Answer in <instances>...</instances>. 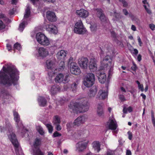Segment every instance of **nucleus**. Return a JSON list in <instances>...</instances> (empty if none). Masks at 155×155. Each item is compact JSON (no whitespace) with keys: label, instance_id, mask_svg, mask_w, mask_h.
I'll return each mask as SVG.
<instances>
[{"label":"nucleus","instance_id":"37998d69","mask_svg":"<svg viewBox=\"0 0 155 155\" xmlns=\"http://www.w3.org/2000/svg\"><path fill=\"white\" fill-rule=\"evenodd\" d=\"M45 125L48 128L49 132L51 133L53 130V127L51 125V124H46Z\"/></svg>","mask_w":155,"mask_h":155},{"label":"nucleus","instance_id":"7c9ffc66","mask_svg":"<svg viewBox=\"0 0 155 155\" xmlns=\"http://www.w3.org/2000/svg\"><path fill=\"white\" fill-rule=\"evenodd\" d=\"M38 101L39 104L40 106L44 107L46 105V100L42 97H39L38 99Z\"/></svg>","mask_w":155,"mask_h":155},{"label":"nucleus","instance_id":"0eeeda50","mask_svg":"<svg viewBox=\"0 0 155 155\" xmlns=\"http://www.w3.org/2000/svg\"><path fill=\"white\" fill-rule=\"evenodd\" d=\"M74 27V32L77 34H83L87 31L86 28L84 27L82 22L81 20H78L76 23Z\"/></svg>","mask_w":155,"mask_h":155},{"label":"nucleus","instance_id":"69168bd1","mask_svg":"<svg viewBox=\"0 0 155 155\" xmlns=\"http://www.w3.org/2000/svg\"><path fill=\"white\" fill-rule=\"evenodd\" d=\"M6 47L7 48V49L8 50V51H10L12 50V47L11 45L9 44H7L6 45Z\"/></svg>","mask_w":155,"mask_h":155},{"label":"nucleus","instance_id":"bb28decb","mask_svg":"<svg viewBox=\"0 0 155 155\" xmlns=\"http://www.w3.org/2000/svg\"><path fill=\"white\" fill-rule=\"evenodd\" d=\"M97 91V88L96 86H94L89 90L88 95L90 97H94Z\"/></svg>","mask_w":155,"mask_h":155},{"label":"nucleus","instance_id":"3c124183","mask_svg":"<svg viewBox=\"0 0 155 155\" xmlns=\"http://www.w3.org/2000/svg\"><path fill=\"white\" fill-rule=\"evenodd\" d=\"M138 50L135 48H133V50L131 51V53L132 54H134L136 55H137L138 53Z\"/></svg>","mask_w":155,"mask_h":155},{"label":"nucleus","instance_id":"f03ea898","mask_svg":"<svg viewBox=\"0 0 155 155\" xmlns=\"http://www.w3.org/2000/svg\"><path fill=\"white\" fill-rule=\"evenodd\" d=\"M69 107L70 109L73 111L81 110L82 111L85 112L87 111L89 108V103L87 101L82 99L80 103H70Z\"/></svg>","mask_w":155,"mask_h":155},{"label":"nucleus","instance_id":"a19ab883","mask_svg":"<svg viewBox=\"0 0 155 155\" xmlns=\"http://www.w3.org/2000/svg\"><path fill=\"white\" fill-rule=\"evenodd\" d=\"M78 83H77L74 82L71 84V88L72 91H76L77 88Z\"/></svg>","mask_w":155,"mask_h":155},{"label":"nucleus","instance_id":"58836bf2","mask_svg":"<svg viewBox=\"0 0 155 155\" xmlns=\"http://www.w3.org/2000/svg\"><path fill=\"white\" fill-rule=\"evenodd\" d=\"M84 78H88V80H92L93 79V81H95V77L94 75L92 73H88Z\"/></svg>","mask_w":155,"mask_h":155},{"label":"nucleus","instance_id":"6ab92c4d","mask_svg":"<svg viewBox=\"0 0 155 155\" xmlns=\"http://www.w3.org/2000/svg\"><path fill=\"white\" fill-rule=\"evenodd\" d=\"M108 95L107 91H105L103 89L100 90L97 95V98L99 99H104L107 97Z\"/></svg>","mask_w":155,"mask_h":155},{"label":"nucleus","instance_id":"c03bdc74","mask_svg":"<svg viewBox=\"0 0 155 155\" xmlns=\"http://www.w3.org/2000/svg\"><path fill=\"white\" fill-rule=\"evenodd\" d=\"M37 129L41 135H43L44 133L42 128L40 126H38L36 127Z\"/></svg>","mask_w":155,"mask_h":155},{"label":"nucleus","instance_id":"ddd939ff","mask_svg":"<svg viewBox=\"0 0 155 155\" xmlns=\"http://www.w3.org/2000/svg\"><path fill=\"white\" fill-rule=\"evenodd\" d=\"M86 116L83 115L78 117L74 121L73 124L74 126H79L83 124L87 119Z\"/></svg>","mask_w":155,"mask_h":155},{"label":"nucleus","instance_id":"bf43d9fd","mask_svg":"<svg viewBox=\"0 0 155 155\" xmlns=\"http://www.w3.org/2000/svg\"><path fill=\"white\" fill-rule=\"evenodd\" d=\"M72 123L71 122H69L68 123L66 124V126L68 129H70L72 127Z\"/></svg>","mask_w":155,"mask_h":155},{"label":"nucleus","instance_id":"49530a36","mask_svg":"<svg viewBox=\"0 0 155 155\" xmlns=\"http://www.w3.org/2000/svg\"><path fill=\"white\" fill-rule=\"evenodd\" d=\"M128 91L130 92L131 94H133L136 92V90L133 87L130 86V87Z\"/></svg>","mask_w":155,"mask_h":155},{"label":"nucleus","instance_id":"8fccbe9b","mask_svg":"<svg viewBox=\"0 0 155 155\" xmlns=\"http://www.w3.org/2000/svg\"><path fill=\"white\" fill-rule=\"evenodd\" d=\"M5 25L2 21L0 20V30H2L5 28Z\"/></svg>","mask_w":155,"mask_h":155},{"label":"nucleus","instance_id":"338daca9","mask_svg":"<svg viewBox=\"0 0 155 155\" xmlns=\"http://www.w3.org/2000/svg\"><path fill=\"white\" fill-rule=\"evenodd\" d=\"M123 12L125 15H127L128 14V11L126 9H123Z\"/></svg>","mask_w":155,"mask_h":155},{"label":"nucleus","instance_id":"7ed1b4c3","mask_svg":"<svg viewBox=\"0 0 155 155\" xmlns=\"http://www.w3.org/2000/svg\"><path fill=\"white\" fill-rule=\"evenodd\" d=\"M56 62V61L54 59L48 60L46 62L47 68L48 69L51 71H49L48 72V75L50 78H52L54 74V71L55 70Z\"/></svg>","mask_w":155,"mask_h":155},{"label":"nucleus","instance_id":"c9c22d12","mask_svg":"<svg viewBox=\"0 0 155 155\" xmlns=\"http://www.w3.org/2000/svg\"><path fill=\"white\" fill-rule=\"evenodd\" d=\"M30 14V8L29 6H28L25 10V14L24 15V18H28Z\"/></svg>","mask_w":155,"mask_h":155},{"label":"nucleus","instance_id":"e433bc0d","mask_svg":"<svg viewBox=\"0 0 155 155\" xmlns=\"http://www.w3.org/2000/svg\"><path fill=\"white\" fill-rule=\"evenodd\" d=\"M114 20L116 21H119L122 18V16L120 13H116L115 12H114Z\"/></svg>","mask_w":155,"mask_h":155},{"label":"nucleus","instance_id":"e2e57ef3","mask_svg":"<svg viewBox=\"0 0 155 155\" xmlns=\"http://www.w3.org/2000/svg\"><path fill=\"white\" fill-rule=\"evenodd\" d=\"M138 87L139 89H140L142 91H143L144 90L143 87V84H140L138 86Z\"/></svg>","mask_w":155,"mask_h":155},{"label":"nucleus","instance_id":"4d7b16f0","mask_svg":"<svg viewBox=\"0 0 155 155\" xmlns=\"http://www.w3.org/2000/svg\"><path fill=\"white\" fill-rule=\"evenodd\" d=\"M143 6L144 7V8L147 12V13L149 14H150L151 13V11L149 9L147 8V6L145 5H144Z\"/></svg>","mask_w":155,"mask_h":155},{"label":"nucleus","instance_id":"052dcab7","mask_svg":"<svg viewBox=\"0 0 155 155\" xmlns=\"http://www.w3.org/2000/svg\"><path fill=\"white\" fill-rule=\"evenodd\" d=\"M110 33L112 37L114 38H115L116 37V33L113 31H110Z\"/></svg>","mask_w":155,"mask_h":155},{"label":"nucleus","instance_id":"6e6552de","mask_svg":"<svg viewBox=\"0 0 155 155\" xmlns=\"http://www.w3.org/2000/svg\"><path fill=\"white\" fill-rule=\"evenodd\" d=\"M13 115L14 116V120L16 122L17 127L19 129L21 133L23 132H25L27 131V130L25 128L22 124V122L20 120V117L19 115L18 112L15 111H13Z\"/></svg>","mask_w":155,"mask_h":155},{"label":"nucleus","instance_id":"9b49d317","mask_svg":"<svg viewBox=\"0 0 155 155\" xmlns=\"http://www.w3.org/2000/svg\"><path fill=\"white\" fill-rule=\"evenodd\" d=\"M78 63L80 67L83 69L87 68L88 65V59L86 57H81L78 59Z\"/></svg>","mask_w":155,"mask_h":155},{"label":"nucleus","instance_id":"a878e982","mask_svg":"<svg viewBox=\"0 0 155 155\" xmlns=\"http://www.w3.org/2000/svg\"><path fill=\"white\" fill-rule=\"evenodd\" d=\"M66 52L65 51L61 50L58 52L56 56L59 60H64L66 56Z\"/></svg>","mask_w":155,"mask_h":155},{"label":"nucleus","instance_id":"cd10ccee","mask_svg":"<svg viewBox=\"0 0 155 155\" xmlns=\"http://www.w3.org/2000/svg\"><path fill=\"white\" fill-rule=\"evenodd\" d=\"M41 139L40 138L37 137L35 139L33 143L34 148L33 149H36L39 148V147L41 144Z\"/></svg>","mask_w":155,"mask_h":155},{"label":"nucleus","instance_id":"4468645a","mask_svg":"<svg viewBox=\"0 0 155 155\" xmlns=\"http://www.w3.org/2000/svg\"><path fill=\"white\" fill-rule=\"evenodd\" d=\"M76 12L78 16L84 18L87 17L89 14L87 11L82 8L81 9L79 10H76Z\"/></svg>","mask_w":155,"mask_h":155},{"label":"nucleus","instance_id":"09e8293b","mask_svg":"<svg viewBox=\"0 0 155 155\" xmlns=\"http://www.w3.org/2000/svg\"><path fill=\"white\" fill-rule=\"evenodd\" d=\"M67 100L64 97H63L61 98V99L59 100V102L61 104H62L64 103L65 102L67 101Z\"/></svg>","mask_w":155,"mask_h":155},{"label":"nucleus","instance_id":"423d86ee","mask_svg":"<svg viewBox=\"0 0 155 155\" xmlns=\"http://www.w3.org/2000/svg\"><path fill=\"white\" fill-rule=\"evenodd\" d=\"M70 74H66L64 75L62 73H60L57 74L55 77V81L57 83H68L70 81Z\"/></svg>","mask_w":155,"mask_h":155},{"label":"nucleus","instance_id":"39448f33","mask_svg":"<svg viewBox=\"0 0 155 155\" xmlns=\"http://www.w3.org/2000/svg\"><path fill=\"white\" fill-rule=\"evenodd\" d=\"M36 38L38 42L42 45L47 46L50 44L48 39L44 35L41 33H38L36 34Z\"/></svg>","mask_w":155,"mask_h":155},{"label":"nucleus","instance_id":"a18cd8bd","mask_svg":"<svg viewBox=\"0 0 155 155\" xmlns=\"http://www.w3.org/2000/svg\"><path fill=\"white\" fill-rule=\"evenodd\" d=\"M105 155H115V154L114 151L108 149Z\"/></svg>","mask_w":155,"mask_h":155},{"label":"nucleus","instance_id":"9d476101","mask_svg":"<svg viewBox=\"0 0 155 155\" xmlns=\"http://www.w3.org/2000/svg\"><path fill=\"white\" fill-rule=\"evenodd\" d=\"M70 70L71 73L74 74L78 75L81 73L80 68L77 64L74 62L71 63Z\"/></svg>","mask_w":155,"mask_h":155},{"label":"nucleus","instance_id":"4c0bfd02","mask_svg":"<svg viewBox=\"0 0 155 155\" xmlns=\"http://www.w3.org/2000/svg\"><path fill=\"white\" fill-rule=\"evenodd\" d=\"M84 78H88V80H92L93 79V81H95V77L94 75L92 73H88Z\"/></svg>","mask_w":155,"mask_h":155},{"label":"nucleus","instance_id":"dca6fc26","mask_svg":"<svg viewBox=\"0 0 155 155\" xmlns=\"http://www.w3.org/2000/svg\"><path fill=\"white\" fill-rule=\"evenodd\" d=\"M78 135H83L84 137H87L89 135V130L85 129H84L78 131L75 133L74 136L75 137L77 138Z\"/></svg>","mask_w":155,"mask_h":155},{"label":"nucleus","instance_id":"c756f323","mask_svg":"<svg viewBox=\"0 0 155 155\" xmlns=\"http://www.w3.org/2000/svg\"><path fill=\"white\" fill-rule=\"evenodd\" d=\"M93 148L94 150L98 152L100 150V145L98 141H94L92 143Z\"/></svg>","mask_w":155,"mask_h":155},{"label":"nucleus","instance_id":"79ce46f5","mask_svg":"<svg viewBox=\"0 0 155 155\" xmlns=\"http://www.w3.org/2000/svg\"><path fill=\"white\" fill-rule=\"evenodd\" d=\"M90 28L91 31L95 32L97 29V25L96 24L91 25Z\"/></svg>","mask_w":155,"mask_h":155},{"label":"nucleus","instance_id":"c85d7f7f","mask_svg":"<svg viewBox=\"0 0 155 155\" xmlns=\"http://www.w3.org/2000/svg\"><path fill=\"white\" fill-rule=\"evenodd\" d=\"M60 90V87L57 85H53L50 90V92L51 94H54L59 92Z\"/></svg>","mask_w":155,"mask_h":155},{"label":"nucleus","instance_id":"6e6d98bb","mask_svg":"<svg viewBox=\"0 0 155 155\" xmlns=\"http://www.w3.org/2000/svg\"><path fill=\"white\" fill-rule=\"evenodd\" d=\"M55 126V129L58 131H60L61 129V127L60 124H58L54 125Z\"/></svg>","mask_w":155,"mask_h":155},{"label":"nucleus","instance_id":"20e7f679","mask_svg":"<svg viewBox=\"0 0 155 155\" xmlns=\"http://www.w3.org/2000/svg\"><path fill=\"white\" fill-rule=\"evenodd\" d=\"M110 58V57L109 56H106L101 62V69L105 70L108 68V66H109V68L110 66L111 67L108 71V75H110V72L112 71L111 67L113 65V64H112Z\"/></svg>","mask_w":155,"mask_h":155},{"label":"nucleus","instance_id":"680f3d73","mask_svg":"<svg viewBox=\"0 0 155 155\" xmlns=\"http://www.w3.org/2000/svg\"><path fill=\"white\" fill-rule=\"evenodd\" d=\"M128 138L130 140H131L132 138V134L131 132L129 131L128 132Z\"/></svg>","mask_w":155,"mask_h":155},{"label":"nucleus","instance_id":"2eb2a0df","mask_svg":"<svg viewBox=\"0 0 155 155\" xmlns=\"http://www.w3.org/2000/svg\"><path fill=\"white\" fill-rule=\"evenodd\" d=\"M97 61L94 58H91L90 59L89 64L90 69L91 71H94L97 69Z\"/></svg>","mask_w":155,"mask_h":155},{"label":"nucleus","instance_id":"5fc2aeb1","mask_svg":"<svg viewBox=\"0 0 155 155\" xmlns=\"http://www.w3.org/2000/svg\"><path fill=\"white\" fill-rule=\"evenodd\" d=\"M119 97L121 101H124L126 100L124 96L123 95H120L119 96Z\"/></svg>","mask_w":155,"mask_h":155},{"label":"nucleus","instance_id":"b1692460","mask_svg":"<svg viewBox=\"0 0 155 155\" xmlns=\"http://www.w3.org/2000/svg\"><path fill=\"white\" fill-rule=\"evenodd\" d=\"M96 11L97 12V14L99 15L100 19L102 22H105L107 21V18L104 14L103 13L101 9H96Z\"/></svg>","mask_w":155,"mask_h":155},{"label":"nucleus","instance_id":"2f4dec72","mask_svg":"<svg viewBox=\"0 0 155 155\" xmlns=\"http://www.w3.org/2000/svg\"><path fill=\"white\" fill-rule=\"evenodd\" d=\"M33 155H44V153L40 150V148L33 149Z\"/></svg>","mask_w":155,"mask_h":155},{"label":"nucleus","instance_id":"ea45409f","mask_svg":"<svg viewBox=\"0 0 155 155\" xmlns=\"http://www.w3.org/2000/svg\"><path fill=\"white\" fill-rule=\"evenodd\" d=\"M26 24V22L25 21H23L20 24L18 28V30L20 31H22L25 27V25Z\"/></svg>","mask_w":155,"mask_h":155},{"label":"nucleus","instance_id":"412c9836","mask_svg":"<svg viewBox=\"0 0 155 155\" xmlns=\"http://www.w3.org/2000/svg\"><path fill=\"white\" fill-rule=\"evenodd\" d=\"M47 18L50 21L53 22L56 20V16L54 13L51 11H48L46 13Z\"/></svg>","mask_w":155,"mask_h":155},{"label":"nucleus","instance_id":"603ef678","mask_svg":"<svg viewBox=\"0 0 155 155\" xmlns=\"http://www.w3.org/2000/svg\"><path fill=\"white\" fill-rule=\"evenodd\" d=\"M151 117L152 123L155 126V118L154 117L153 113L152 111L151 112Z\"/></svg>","mask_w":155,"mask_h":155},{"label":"nucleus","instance_id":"774afa93","mask_svg":"<svg viewBox=\"0 0 155 155\" xmlns=\"http://www.w3.org/2000/svg\"><path fill=\"white\" fill-rule=\"evenodd\" d=\"M149 26L150 28L152 30H153L154 29V28H155V25H154L153 24H150L149 25Z\"/></svg>","mask_w":155,"mask_h":155},{"label":"nucleus","instance_id":"de8ad7c7","mask_svg":"<svg viewBox=\"0 0 155 155\" xmlns=\"http://www.w3.org/2000/svg\"><path fill=\"white\" fill-rule=\"evenodd\" d=\"M14 49H16L20 50L21 49V46L18 43H16L14 45Z\"/></svg>","mask_w":155,"mask_h":155},{"label":"nucleus","instance_id":"f3484780","mask_svg":"<svg viewBox=\"0 0 155 155\" xmlns=\"http://www.w3.org/2000/svg\"><path fill=\"white\" fill-rule=\"evenodd\" d=\"M46 29L51 33L56 34L58 32L57 28L52 24H50L46 25Z\"/></svg>","mask_w":155,"mask_h":155},{"label":"nucleus","instance_id":"864d4df0","mask_svg":"<svg viewBox=\"0 0 155 155\" xmlns=\"http://www.w3.org/2000/svg\"><path fill=\"white\" fill-rule=\"evenodd\" d=\"M61 134L59 133L57 131H55L53 134V136L54 137L61 136Z\"/></svg>","mask_w":155,"mask_h":155},{"label":"nucleus","instance_id":"473e14b6","mask_svg":"<svg viewBox=\"0 0 155 155\" xmlns=\"http://www.w3.org/2000/svg\"><path fill=\"white\" fill-rule=\"evenodd\" d=\"M17 155H24L21 148L20 147L19 144L17 147H14Z\"/></svg>","mask_w":155,"mask_h":155},{"label":"nucleus","instance_id":"13d9d810","mask_svg":"<svg viewBox=\"0 0 155 155\" xmlns=\"http://www.w3.org/2000/svg\"><path fill=\"white\" fill-rule=\"evenodd\" d=\"M137 68L136 65L133 62V65L131 67V69L133 71H135Z\"/></svg>","mask_w":155,"mask_h":155},{"label":"nucleus","instance_id":"4be33fe9","mask_svg":"<svg viewBox=\"0 0 155 155\" xmlns=\"http://www.w3.org/2000/svg\"><path fill=\"white\" fill-rule=\"evenodd\" d=\"M97 77L99 82L101 83H104L106 80V75L103 72L99 71L97 74Z\"/></svg>","mask_w":155,"mask_h":155},{"label":"nucleus","instance_id":"5701e85b","mask_svg":"<svg viewBox=\"0 0 155 155\" xmlns=\"http://www.w3.org/2000/svg\"><path fill=\"white\" fill-rule=\"evenodd\" d=\"M103 104L101 103L98 104L97 105V115L100 117H103L104 116V111L103 109L102 106Z\"/></svg>","mask_w":155,"mask_h":155},{"label":"nucleus","instance_id":"f257e3e1","mask_svg":"<svg viewBox=\"0 0 155 155\" xmlns=\"http://www.w3.org/2000/svg\"><path fill=\"white\" fill-rule=\"evenodd\" d=\"M6 66V67L3 66V71H0V83L7 86L12 84L15 85L19 78L18 71L13 66Z\"/></svg>","mask_w":155,"mask_h":155},{"label":"nucleus","instance_id":"a211bd4d","mask_svg":"<svg viewBox=\"0 0 155 155\" xmlns=\"http://www.w3.org/2000/svg\"><path fill=\"white\" fill-rule=\"evenodd\" d=\"M38 51L39 56L43 58L46 57L49 54V52L47 49L43 47L39 48Z\"/></svg>","mask_w":155,"mask_h":155},{"label":"nucleus","instance_id":"f704fd0d","mask_svg":"<svg viewBox=\"0 0 155 155\" xmlns=\"http://www.w3.org/2000/svg\"><path fill=\"white\" fill-rule=\"evenodd\" d=\"M65 67L64 63V61H61L58 67L57 68H56L55 70H58L59 71H63Z\"/></svg>","mask_w":155,"mask_h":155},{"label":"nucleus","instance_id":"72a5a7b5","mask_svg":"<svg viewBox=\"0 0 155 155\" xmlns=\"http://www.w3.org/2000/svg\"><path fill=\"white\" fill-rule=\"evenodd\" d=\"M60 119L59 117L57 115L54 116L53 120V124L55 125L58 124H60Z\"/></svg>","mask_w":155,"mask_h":155},{"label":"nucleus","instance_id":"1a4fd4ad","mask_svg":"<svg viewBox=\"0 0 155 155\" xmlns=\"http://www.w3.org/2000/svg\"><path fill=\"white\" fill-rule=\"evenodd\" d=\"M88 142V140H86L78 142L76 145V151L79 152L84 151L86 148Z\"/></svg>","mask_w":155,"mask_h":155},{"label":"nucleus","instance_id":"393cba45","mask_svg":"<svg viewBox=\"0 0 155 155\" xmlns=\"http://www.w3.org/2000/svg\"><path fill=\"white\" fill-rule=\"evenodd\" d=\"M88 78H84L83 81V84L86 87H89L92 86L94 84V82L92 80H88Z\"/></svg>","mask_w":155,"mask_h":155},{"label":"nucleus","instance_id":"0e129e2a","mask_svg":"<svg viewBox=\"0 0 155 155\" xmlns=\"http://www.w3.org/2000/svg\"><path fill=\"white\" fill-rule=\"evenodd\" d=\"M137 38H138V40L139 44V45L141 46L142 45V43L141 41L140 38V37L139 36H138L137 37Z\"/></svg>","mask_w":155,"mask_h":155},{"label":"nucleus","instance_id":"f8f14e48","mask_svg":"<svg viewBox=\"0 0 155 155\" xmlns=\"http://www.w3.org/2000/svg\"><path fill=\"white\" fill-rule=\"evenodd\" d=\"M106 126L109 129L115 130L116 129L117 124L116 121L114 118L112 117L110 118L107 123Z\"/></svg>","mask_w":155,"mask_h":155},{"label":"nucleus","instance_id":"aec40b11","mask_svg":"<svg viewBox=\"0 0 155 155\" xmlns=\"http://www.w3.org/2000/svg\"><path fill=\"white\" fill-rule=\"evenodd\" d=\"M8 137L14 146L17 147L19 144L15 134L13 133H12L8 136Z\"/></svg>","mask_w":155,"mask_h":155}]
</instances>
